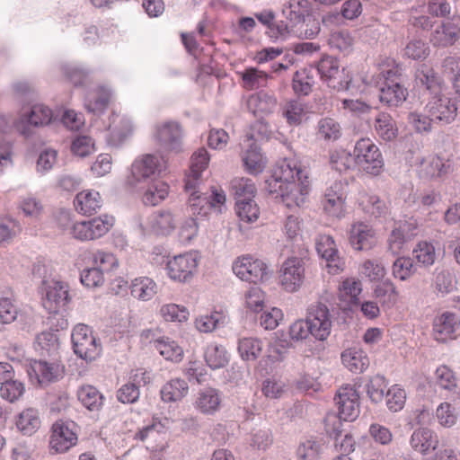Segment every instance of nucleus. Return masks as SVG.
<instances>
[{
	"mask_svg": "<svg viewBox=\"0 0 460 460\" xmlns=\"http://www.w3.org/2000/svg\"><path fill=\"white\" fill-rule=\"evenodd\" d=\"M318 135L325 140H337L341 137V126L333 119H322L318 122Z\"/></svg>",
	"mask_w": 460,
	"mask_h": 460,
	"instance_id": "864d4df0",
	"label": "nucleus"
},
{
	"mask_svg": "<svg viewBox=\"0 0 460 460\" xmlns=\"http://www.w3.org/2000/svg\"><path fill=\"white\" fill-rule=\"evenodd\" d=\"M110 99V91L103 87H99L95 91L94 95L91 99L87 100L85 103V108L89 112L94 114L102 113L108 107Z\"/></svg>",
	"mask_w": 460,
	"mask_h": 460,
	"instance_id": "09e8293b",
	"label": "nucleus"
},
{
	"mask_svg": "<svg viewBox=\"0 0 460 460\" xmlns=\"http://www.w3.org/2000/svg\"><path fill=\"white\" fill-rule=\"evenodd\" d=\"M310 190L308 176L305 171H296V181L285 185L281 200L288 208L299 207L308 195Z\"/></svg>",
	"mask_w": 460,
	"mask_h": 460,
	"instance_id": "9d476101",
	"label": "nucleus"
},
{
	"mask_svg": "<svg viewBox=\"0 0 460 460\" xmlns=\"http://www.w3.org/2000/svg\"><path fill=\"white\" fill-rule=\"evenodd\" d=\"M102 199L99 192L93 190H83L75 199L76 210L84 215L91 216L102 207Z\"/></svg>",
	"mask_w": 460,
	"mask_h": 460,
	"instance_id": "a878e982",
	"label": "nucleus"
},
{
	"mask_svg": "<svg viewBox=\"0 0 460 460\" xmlns=\"http://www.w3.org/2000/svg\"><path fill=\"white\" fill-rule=\"evenodd\" d=\"M196 257L190 253L175 256L167 263L168 274L171 279L186 281L197 268Z\"/></svg>",
	"mask_w": 460,
	"mask_h": 460,
	"instance_id": "a211bd4d",
	"label": "nucleus"
},
{
	"mask_svg": "<svg viewBox=\"0 0 460 460\" xmlns=\"http://www.w3.org/2000/svg\"><path fill=\"white\" fill-rule=\"evenodd\" d=\"M92 261L94 267L102 270L103 273L109 272L118 265V261L111 252L96 251L92 254Z\"/></svg>",
	"mask_w": 460,
	"mask_h": 460,
	"instance_id": "bf43d9fd",
	"label": "nucleus"
},
{
	"mask_svg": "<svg viewBox=\"0 0 460 460\" xmlns=\"http://www.w3.org/2000/svg\"><path fill=\"white\" fill-rule=\"evenodd\" d=\"M72 342L75 353L85 360H93L102 350L91 329L84 324H78L72 332Z\"/></svg>",
	"mask_w": 460,
	"mask_h": 460,
	"instance_id": "7ed1b4c3",
	"label": "nucleus"
},
{
	"mask_svg": "<svg viewBox=\"0 0 460 460\" xmlns=\"http://www.w3.org/2000/svg\"><path fill=\"white\" fill-rule=\"evenodd\" d=\"M235 209L243 221L253 222L259 217L260 210L253 199L239 202L235 205Z\"/></svg>",
	"mask_w": 460,
	"mask_h": 460,
	"instance_id": "69168bd1",
	"label": "nucleus"
},
{
	"mask_svg": "<svg viewBox=\"0 0 460 460\" xmlns=\"http://www.w3.org/2000/svg\"><path fill=\"white\" fill-rule=\"evenodd\" d=\"M220 403L221 398L217 390L210 387L199 391L196 399L197 409L204 414L215 413Z\"/></svg>",
	"mask_w": 460,
	"mask_h": 460,
	"instance_id": "c756f323",
	"label": "nucleus"
},
{
	"mask_svg": "<svg viewBox=\"0 0 460 460\" xmlns=\"http://www.w3.org/2000/svg\"><path fill=\"white\" fill-rule=\"evenodd\" d=\"M305 279V266L302 259L288 258L281 267L280 282L283 288L288 292L296 291Z\"/></svg>",
	"mask_w": 460,
	"mask_h": 460,
	"instance_id": "6e6552de",
	"label": "nucleus"
},
{
	"mask_svg": "<svg viewBox=\"0 0 460 460\" xmlns=\"http://www.w3.org/2000/svg\"><path fill=\"white\" fill-rule=\"evenodd\" d=\"M131 295L139 300L147 301L156 294V284L153 279L142 277L135 279L130 286Z\"/></svg>",
	"mask_w": 460,
	"mask_h": 460,
	"instance_id": "f704fd0d",
	"label": "nucleus"
},
{
	"mask_svg": "<svg viewBox=\"0 0 460 460\" xmlns=\"http://www.w3.org/2000/svg\"><path fill=\"white\" fill-rule=\"evenodd\" d=\"M40 385H48L61 377L64 374V367L58 363H49L43 360H36L31 365Z\"/></svg>",
	"mask_w": 460,
	"mask_h": 460,
	"instance_id": "b1692460",
	"label": "nucleus"
},
{
	"mask_svg": "<svg viewBox=\"0 0 460 460\" xmlns=\"http://www.w3.org/2000/svg\"><path fill=\"white\" fill-rule=\"evenodd\" d=\"M40 423L38 411L28 408L20 414L16 425L24 435L31 436L40 427Z\"/></svg>",
	"mask_w": 460,
	"mask_h": 460,
	"instance_id": "4c0bfd02",
	"label": "nucleus"
},
{
	"mask_svg": "<svg viewBox=\"0 0 460 460\" xmlns=\"http://www.w3.org/2000/svg\"><path fill=\"white\" fill-rule=\"evenodd\" d=\"M282 114L290 126H298L305 116V105L299 101L291 100L283 106Z\"/></svg>",
	"mask_w": 460,
	"mask_h": 460,
	"instance_id": "37998d69",
	"label": "nucleus"
},
{
	"mask_svg": "<svg viewBox=\"0 0 460 460\" xmlns=\"http://www.w3.org/2000/svg\"><path fill=\"white\" fill-rule=\"evenodd\" d=\"M155 138L161 148L167 152L180 153L182 150V129L175 121H168L156 127Z\"/></svg>",
	"mask_w": 460,
	"mask_h": 460,
	"instance_id": "1a4fd4ad",
	"label": "nucleus"
},
{
	"mask_svg": "<svg viewBox=\"0 0 460 460\" xmlns=\"http://www.w3.org/2000/svg\"><path fill=\"white\" fill-rule=\"evenodd\" d=\"M78 400L90 411H99L103 403L102 394L93 385H83L77 392Z\"/></svg>",
	"mask_w": 460,
	"mask_h": 460,
	"instance_id": "72a5a7b5",
	"label": "nucleus"
},
{
	"mask_svg": "<svg viewBox=\"0 0 460 460\" xmlns=\"http://www.w3.org/2000/svg\"><path fill=\"white\" fill-rule=\"evenodd\" d=\"M76 441L77 436L69 423L59 420L53 424L49 445L56 452H66L75 445Z\"/></svg>",
	"mask_w": 460,
	"mask_h": 460,
	"instance_id": "f3484780",
	"label": "nucleus"
},
{
	"mask_svg": "<svg viewBox=\"0 0 460 460\" xmlns=\"http://www.w3.org/2000/svg\"><path fill=\"white\" fill-rule=\"evenodd\" d=\"M459 39L460 16L454 15L431 32L429 40L435 47L447 48L453 46Z\"/></svg>",
	"mask_w": 460,
	"mask_h": 460,
	"instance_id": "f8f14e48",
	"label": "nucleus"
},
{
	"mask_svg": "<svg viewBox=\"0 0 460 460\" xmlns=\"http://www.w3.org/2000/svg\"><path fill=\"white\" fill-rule=\"evenodd\" d=\"M405 55L413 60H423L429 55V47L422 40H412L405 47Z\"/></svg>",
	"mask_w": 460,
	"mask_h": 460,
	"instance_id": "680f3d73",
	"label": "nucleus"
},
{
	"mask_svg": "<svg viewBox=\"0 0 460 460\" xmlns=\"http://www.w3.org/2000/svg\"><path fill=\"white\" fill-rule=\"evenodd\" d=\"M407 91L401 84H384L379 90V101L388 107H397L406 100Z\"/></svg>",
	"mask_w": 460,
	"mask_h": 460,
	"instance_id": "cd10ccee",
	"label": "nucleus"
},
{
	"mask_svg": "<svg viewBox=\"0 0 460 460\" xmlns=\"http://www.w3.org/2000/svg\"><path fill=\"white\" fill-rule=\"evenodd\" d=\"M226 201V196L223 191L213 190L211 194H199V191H192L190 194L189 203L193 215L205 216L208 210L217 205H223Z\"/></svg>",
	"mask_w": 460,
	"mask_h": 460,
	"instance_id": "aec40b11",
	"label": "nucleus"
},
{
	"mask_svg": "<svg viewBox=\"0 0 460 460\" xmlns=\"http://www.w3.org/2000/svg\"><path fill=\"white\" fill-rule=\"evenodd\" d=\"M438 385L446 390L453 391L457 387V379L451 369L441 366L436 370Z\"/></svg>",
	"mask_w": 460,
	"mask_h": 460,
	"instance_id": "338daca9",
	"label": "nucleus"
},
{
	"mask_svg": "<svg viewBox=\"0 0 460 460\" xmlns=\"http://www.w3.org/2000/svg\"><path fill=\"white\" fill-rule=\"evenodd\" d=\"M269 77L266 72L253 67L247 68L242 75L243 87L248 90L265 87Z\"/></svg>",
	"mask_w": 460,
	"mask_h": 460,
	"instance_id": "a18cd8bd",
	"label": "nucleus"
},
{
	"mask_svg": "<svg viewBox=\"0 0 460 460\" xmlns=\"http://www.w3.org/2000/svg\"><path fill=\"white\" fill-rule=\"evenodd\" d=\"M189 391L185 380L175 378L167 383L161 391L164 402H176L181 400Z\"/></svg>",
	"mask_w": 460,
	"mask_h": 460,
	"instance_id": "e433bc0d",
	"label": "nucleus"
},
{
	"mask_svg": "<svg viewBox=\"0 0 460 460\" xmlns=\"http://www.w3.org/2000/svg\"><path fill=\"white\" fill-rule=\"evenodd\" d=\"M310 13L307 0H288L283 4L282 16L284 19L279 21L277 32L280 36L288 35L294 30L296 24Z\"/></svg>",
	"mask_w": 460,
	"mask_h": 460,
	"instance_id": "20e7f679",
	"label": "nucleus"
},
{
	"mask_svg": "<svg viewBox=\"0 0 460 460\" xmlns=\"http://www.w3.org/2000/svg\"><path fill=\"white\" fill-rule=\"evenodd\" d=\"M361 286V282L356 279H346L340 287L341 299L347 300L351 305L358 304V295L362 291Z\"/></svg>",
	"mask_w": 460,
	"mask_h": 460,
	"instance_id": "49530a36",
	"label": "nucleus"
},
{
	"mask_svg": "<svg viewBox=\"0 0 460 460\" xmlns=\"http://www.w3.org/2000/svg\"><path fill=\"white\" fill-rule=\"evenodd\" d=\"M359 394L350 385L342 386L339 389L335 397L339 409V416L344 420H354L359 413Z\"/></svg>",
	"mask_w": 460,
	"mask_h": 460,
	"instance_id": "ddd939ff",
	"label": "nucleus"
},
{
	"mask_svg": "<svg viewBox=\"0 0 460 460\" xmlns=\"http://www.w3.org/2000/svg\"><path fill=\"white\" fill-rule=\"evenodd\" d=\"M68 286L60 281H53L48 285L42 305L49 314L58 315L69 302Z\"/></svg>",
	"mask_w": 460,
	"mask_h": 460,
	"instance_id": "2eb2a0df",
	"label": "nucleus"
},
{
	"mask_svg": "<svg viewBox=\"0 0 460 460\" xmlns=\"http://www.w3.org/2000/svg\"><path fill=\"white\" fill-rule=\"evenodd\" d=\"M321 31L319 21L311 13H307L300 23L294 27L291 32L297 34L299 37L305 39H313L318 35Z\"/></svg>",
	"mask_w": 460,
	"mask_h": 460,
	"instance_id": "a19ab883",
	"label": "nucleus"
},
{
	"mask_svg": "<svg viewBox=\"0 0 460 460\" xmlns=\"http://www.w3.org/2000/svg\"><path fill=\"white\" fill-rule=\"evenodd\" d=\"M354 161L367 173L378 175L384 166L382 155L378 147L369 139H359L353 151Z\"/></svg>",
	"mask_w": 460,
	"mask_h": 460,
	"instance_id": "f257e3e1",
	"label": "nucleus"
},
{
	"mask_svg": "<svg viewBox=\"0 0 460 460\" xmlns=\"http://www.w3.org/2000/svg\"><path fill=\"white\" fill-rule=\"evenodd\" d=\"M150 226L156 234H168L175 227V220L170 211H159L150 217Z\"/></svg>",
	"mask_w": 460,
	"mask_h": 460,
	"instance_id": "58836bf2",
	"label": "nucleus"
},
{
	"mask_svg": "<svg viewBox=\"0 0 460 460\" xmlns=\"http://www.w3.org/2000/svg\"><path fill=\"white\" fill-rule=\"evenodd\" d=\"M111 223L108 217H95L89 221L77 222L73 226L72 234L79 240H93L105 234Z\"/></svg>",
	"mask_w": 460,
	"mask_h": 460,
	"instance_id": "dca6fc26",
	"label": "nucleus"
},
{
	"mask_svg": "<svg viewBox=\"0 0 460 460\" xmlns=\"http://www.w3.org/2000/svg\"><path fill=\"white\" fill-rule=\"evenodd\" d=\"M413 257L419 263L424 266L432 265L436 258L435 248L427 242L419 243L413 250Z\"/></svg>",
	"mask_w": 460,
	"mask_h": 460,
	"instance_id": "13d9d810",
	"label": "nucleus"
},
{
	"mask_svg": "<svg viewBox=\"0 0 460 460\" xmlns=\"http://www.w3.org/2000/svg\"><path fill=\"white\" fill-rule=\"evenodd\" d=\"M206 361L214 369L225 367L228 362L225 348L218 345L208 348L206 352Z\"/></svg>",
	"mask_w": 460,
	"mask_h": 460,
	"instance_id": "4d7b16f0",
	"label": "nucleus"
},
{
	"mask_svg": "<svg viewBox=\"0 0 460 460\" xmlns=\"http://www.w3.org/2000/svg\"><path fill=\"white\" fill-rule=\"evenodd\" d=\"M328 43L332 48L340 51L349 52L352 49L354 38L348 31H336L330 34Z\"/></svg>",
	"mask_w": 460,
	"mask_h": 460,
	"instance_id": "3c124183",
	"label": "nucleus"
},
{
	"mask_svg": "<svg viewBox=\"0 0 460 460\" xmlns=\"http://www.w3.org/2000/svg\"><path fill=\"white\" fill-rule=\"evenodd\" d=\"M318 254L325 259L329 267L340 269V259L333 239L330 235H321L316 241Z\"/></svg>",
	"mask_w": 460,
	"mask_h": 460,
	"instance_id": "7c9ffc66",
	"label": "nucleus"
},
{
	"mask_svg": "<svg viewBox=\"0 0 460 460\" xmlns=\"http://www.w3.org/2000/svg\"><path fill=\"white\" fill-rule=\"evenodd\" d=\"M266 264L252 256H243L238 258L234 265V273L242 280L257 283L264 279L267 275Z\"/></svg>",
	"mask_w": 460,
	"mask_h": 460,
	"instance_id": "423d86ee",
	"label": "nucleus"
},
{
	"mask_svg": "<svg viewBox=\"0 0 460 460\" xmlns=\"http://www.w3.org/2000/svg\"><path fill=\"white\" fill-rule=\"evenodd\" d=\"M160 314L167 322H184L188 319L189 313L185 307H180L176 304L162 305Z\"/></svg>",
	"mask_w": 460,
	"mask_h": 460,
	"instance_id": "052dcab7",
	"label": "nucleus"
},
{
	"mask_svg": "<svg viewBox=\"0 0 460 460\" xmlns=\"http://www.w3.org/2000/svg\"><path fill=\"white\" fill-rule=\"evenodd\" d=\"M241 146L243 149V161L249 172L258 174L262 172L264 167L262 155L253 136L247 134Z\"/></svg>",
	"mask_w": 460,
	"mask_h": 460,
	"instance_id": "412c9836",
	"label": "nucleus"
},
{
	"mask_svg": "<svg viewBox=\"0 0 460 460\" xmlns=\"http://www.w3.org/2000/svg\"><path fill=\"white\" fill-rule=\"evenodd\" d=\"M314 84V76L307 69L296 71L293 76V89L296 93L307 95L312 92Z\"/></svg>",
	"mask_w": 460,
	"mask_h": 460,
	"instance_id": "8fccbe9b",
	"label": "nucleus"
},
{
	"mask_svg": "<svg viewBox=\"0 0 460 460\" xmlns=\"http://www.w3.org/2000/svg\"><path fill=\"white\" fill-rule=\"evenodd\" d=\"M296 171L303 170L294 161L285 159L276 165L272 175L287 185L296 181Z\"/></svg>",
	"mask_w": 460,
	"mask_h": 460,
	"instance_id": "c03bdc74",
	"label": "nucleus"
},
{
	"mask_svg": "<svg viewBox=\"0 0 460 460\" xmlns=\"http://www.w3.org/2000/svg\"><path fill=\"white\" fill-rule=\"evenodd\" d=\"M343 365L354 373L363 372L369 365L367 357L361 350L346 349L341 354Z\"/></svg>",
	"mask_w": 460,
	"mask_h": 460,
	"instance_id": "473e14b6",
	"label": "nucleus"
},
{
	"mask_svg": "<svg viewBox=\"0 0 460 460\" xmlns=\"http://www.w3.org/2000/svg\"><path fill=\"white\" fill-rule=\"evenodd\" d=\"M417 84L424 87L430 94L436 96L441 93L443 80L433 68L422 66L416 72Z\"/></svg>",
	"mask_w": 460,
	"mask_h": 460,
	"instance_id": "c85d7f7f",
	"label": "nucleus"
},
{
	"mask_svg": "<svg viewBox=\"0 0 460 460\" xmlns=\"http://www.w3.org/2000/svg\"><path fill=\"white\" fill-rule=\"evenodd\" d=\"M313 331V336L319 340H325L330 332L332 327V321L328 307L322 303L313 305L308 309V314L305 319Z\"/></svg>",
	"mask_w": 460,
	"mask_h": 460,
	"instance_id": "0eeeda50",
	"label": "nucleus"
},
{
	"mask_svg": "<svg viewBox=\"0 0 460 460\" xmlns=\"http://www.w3.org/2000/svg\"><path fill=\"white\" fill-rule=\"evenodd\" d=\"M24 393V385L22 382L13 377L0 386V395L3 399L13 402Z\"/></svg>",
	"mask_w": 460,
	"mask_h": 460,
	"instance_id": "5fc2aeb1",
	"label": "nucleus"
},
{
	"mask_svg": "<svg viewBox=\"0 0 460 460\" xmlns=\"http://www.w3.org/2000/svg\"><path fill=\"white\" fill-rule=\"evenodd\" d=\"M155 348L167 360L178 361L183 354L182 349L172 341L156 340Z\"/></svg>",
	"mask_w": 460,
	"mask_h": 460,
	"instance_id": "603ef678",
	"label": "nucleus"
},
{
	"mask_svg": "<svg viewBox=\"0 0 460 460\" xmlns=\"http://www.w3.org/2000/svg\"><path fill=\"white\" fill-rule=\"evenodd\" d=\"M443 67L446 71L454 74L453 87L456 93L460 96V58H446L443 62Z\"/></svg>",
	"mask_w": 460,
	"mask_h": 460,
	"instance_id": "774afa93",
	"label": "nucleus"
},
{
	"mask_svg": "<svg viewBox=\"0 0 460 460\" xmlns=\"http://www.w3.org/2000/svg\"><path fill=\"white\" fill-rule=\"evenodd\" d=\"M36 342L40 349L48 355H55L59 349L58 338L56 333L43 332L37 336Z\"/></svg>",
	"mask_w": 460,
	"mask_h": 460,
	"instance_id": "0e129e2a",
	"label": "nucleus"
},
{
	"mask_svg": "<svg viewBox=\"0 0 460 460\" xmlns=\"http://www.w3.org/2000/svg\"><path fill=\"white\" fill-rule=\"evenodd\" d=\"M387 384L384 376L376 375L367 384V394L372 402H379L384 399Z\"/></svg>",
	"mask_w": 460,
	"mask_h": 460,
	"instance_id": "e2e57ef3",
	"label": "nucleus"
},
{
	"mask_svg": "<svg viewBox=\"0 0 460 460\" xmlns=\"http://www.w3.org/2000/svg\"><path fill=\"white\" fill-rule=\"evenodd\" d=\"M349 243L357 251L371 249L376 243L374 230L364 223H356L349 231Z\"/></svg>",
	"mask_w": 460,
	"mask_h": 460,
	"instance_id": "5701e85b",
	"label": "nucleus"
},
{
	"mask_svg": "<svg viewBox=\"0 0 460 460\" xmlns=\"http://www.w3.org/2000/svg\"><path fill=\"white\" fill-rule=\"evenodd\" d=\"M451 171L449 161H445L438 155L424 159L418 170L420 178L424 180H437L446 176Z\"/></svg>",
	"mask_w": 460,
	"mask_h": 460,
	"instance_id": "4be33fe9",
	"label": "nucleus"
},
{
	"mask_svg": "<svg viewBox=\"0 0 460 460\" xmlns=\"http://www.w3.org/2000/svg\"><path fill=\"white\" fill-rule=\"evenodd\" d=\"M460 322L456 315L450 312H445L435 317L433 321V335L436 341L445 342L456 338Z\"/></svg>",
	"mask_w": 460,
	"mask_h": 460,
	"instance_id": "6ab92c4d",
	"label": "nucleus"
},
{
	"mask_svg": "<svg viewBox=\"0 0 460 460\" xmlns=\"http://www.w3.org/2000/svg\"><path fill=\"white\" fill-rule=\"evenodd\" d=\"M438 439L434 432L427 428L416 429L411 438V447L421 454H426L431 449H436Z\"/></svg>",
	"mask_w": 460,
	"mask_h": 460,
	"instance_id": "bb28decb",
	"label": "nucleus"
},
{
	"mask_svg": "<svg viewBox=\"0 0 460 460\" xmlns=\"http://www.w3.org/2000/svg\"><path fill=\"white\" fill-rule=\"evenodd\" d=\"M262 350L261 341L254 338H243L238 344V351L244 360H255Z\"/></svg>",
	"mask_w": 460,
	"mask_h": 460,
	"instance_id": "de8ad7c7",
	"label": "nucleus"
},
{
	"mask_svg": "<svg viewBox=\"0 0 460 460\" xmlns=\"http://www.w3.org/2000/svg\"><path fill=\"white\" fill-rule=\"evenodd\" d=\"M277 106V99L261 91L251 95L247 100V107L254 115L270 114Z\"/></svg>",
	"mask_w": 460,
	"mask_h": 460,
	"instance_id": "393cba45",
	"label": "nucleus"
},
{
	"mask_svg": "<svg viewBox=\"0 0 460 460\" xmlns=\"http://www.w3.org/2000/svg\"><path fill=\"white\" fill-rule=\"evenodd\" d=\"M411 226L404 222L400 223L397 227H395L388 239L389 250L396 254L400 252L402 247V244L412 235L410 233Z\"/></svg>",
	"mask_w": 460,
	"mask_h": 460,
	"instance_id": "79ce46f5",
	"label": "nucleus"
},
{
	"mask_svg": "<svg viewBox=\"0 0 460 460\" xmlns=\"http://www.w3.org/2000/svg\"><path fill=\"white\" fill-rule=\"evenodd\" d=\"M386 405L391 411L397 412L401 411L406 402V393L398 385L389 388L386 393Z\"/></svg>",
	"mask_w": 460,
	"mask_h": 460,
	"instance_id": "6e6d98bb",
	"label": "nucleus"
},
{
	"mask_svg": "<svg viewBox=\"0 0 460 460\" xmlns=\"http://www.w3.org/2000/svg\"><path fill=\"white\" fill-rule=\"evenodd\" d=\"M425 110L435 122L447 125L456 119L458 108L455 100L440 93L429 101Z\"/></svg>",
	"mask_w": 460,
	"mask_h": 460,
	"instance_id": "39448f33",
	"label": "nucleus"
},
{
	"mask_svg": "<svg viewBox=\"0 0 460 460\" xmlns=\"http://www.w3.org/2000/svg\"><path fill=\"white\" fill-rule=\"evenodd\" d=\"M317 71L329 87L336 91L349 89L352 77L345 67H340L339 61L330 56L323 57L316 66Z\"/></svg>",
	"mask_w": 460,
	"mask_h": 460,
	"instance_id": "f03ea898",
	"label": "nucleus"
},
{
	"mask_svg": "<svg viewBox=\"0 0 460 460\" xmlns=\"http://www.w3.org/2000/svg\"><path fill=\"white\" fill-rule=\"evenodd\" d=\"M52 111L43 105H34L30 112L24 113L14 122L15 128L22 135L31 134V127L44 126L50 122Z\"/></svg>",
	"mask_w": 460,
	"mask_h": 460,
	"instance_id": "4468645a",
	"label": "nucleus"
},
{
	"mask_svg": "<svg viewBox=\"0 0 460 460\" xmlns=\"http://www.w3.org/2000/svg\"><path fill=\"white\" fill-rule=\"evenodd\" d=\"M169 192V186L163 181H153L146 190L143 201L146 205L155 206L164 200Z\"/></svg>",
	"mask_w": 460,
	"mask_h": 460,
	"instance_id": "ea45409f",
	"label": "nucleus"
},
{
	"mask_svg": "<svg viewBox=\"0 0 460 460\" xmlns=\"http://www.w3.org/2000/svg\"><path fill=\"white\" fill-rule=\"evenodd\" d=\"M231 188L235 199V205L239 204V202L252 199L256 192V187L250 179H234L232 181Z\"/></svg>",
	"mask_w": 460,
	"mask_h": 460,
	"instance_id": "c9c22d12",
	"label": "nucleus"
},
{
	"mask_svg": "<svg viewBox=\"0 0 460 460\" xmlns=\"http://www.w3.org/2000/svg\"><path fill=\"white\" fill-rule=\"evenodd\" d=\"M162 170L161 158L155 155H144L137 159L131 166V177L128 181L130 185L158 174Z\"/></svg>",
	"mask_w": 460,
	"mask_h": 460,
	"instance_id": "9b49d317",
	"label": "nucleus"
},
{
	"mask_svg": "<svg viewBox=\"0 0 460 460\" xmlns=\"http://www.w3.org/2000/svg\"><path fill=\"white\" fill-rule=\"evenodd\" d=\"M374 127L376 134L385 141H391L397 136L396 123L388 113H378L375 118Z\"/></svg>",
	"mask_w": 460,
	"mask_h": 460,
	"instance_id": "2f4dec72",
	"label": "nucleus"
}]
</instances>
